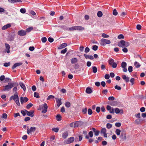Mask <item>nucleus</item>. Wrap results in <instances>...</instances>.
<instances>
[{"label":"nucleus","instance_id":"obj_1","mask_svg":"<svg viewBox=\"0 0 146 146\" xmlns=\"http://www.w3.org/2000/svg\"><path fill=\"white\" fill-rule=\"evenodd\" d=\"M15 85L19 86V84L18 83L15 82L9 83L8 85L5 86L4 90L9 91Z\"/></svg>","mask_w":146,"mask_h":146},{"label":"nucleus","instance_id":"obj_2","mask_svg":"<svg viewBox=\"0 0 146 146\" xmlns=\"http://www.w3.org/2000/svg\"><path fill=\"white\" fill-rule=\"evenodd\" d=\"M84 28L80 26H73L68 29V30L70 31H72L74 30H79V31L84 30Z\"/></svg>","mask_w":146,"mask_h":146},{"label":"nucleus","instance_id":"obj_3","mask_svg":"<svg viewBox=\"0 0 146 146\" xmlns=\"http://www.w3.org/2000/svg\"><path fill=\"white\" fill-rule=\"evenodd\" d=\"M110 40L104 38H102L101 40L100 44L101 46H104L106 44H110Z\"/></svg>","mask_w":146,"mask_h":146},{"label":"nucleus","instance_id":"obj_4","mask_svg":"<svg viewBox=\"0 0 146 146\" xmlns=\"http://www.w3.org/2000/svg\"><path fill=\"white\" fill-rule=\"evenodd\" d=\"M74 140V138L71 137L65 140L64 143L65 144H68L72 143Z\"/></svg>","mask_w":146,"mask_h":146},{"label":"nucleus","instance_id":"obj_5","mask_svg":"<svg viewBox=\"0 0 146 146\" xmlns=\"http://www.w3.org/2000/svg\"><path fill=\"white\" fill-rule=\"evenodd\" d=\"M36 130V128L35 127H32L29 128L27 130V133L28 134H29L32 132H34Z\"/></svg>","mask_w":146,"mask_h":146},{"label":"nucleus","instance_id":"obj_6","mask_svg":"<svg viewBox=\"0 0 146 146\" xmlns=\"http://www.w3.org/2000/svg\"><path fill=\"white\" fill-rule=\"evenodd\" d=\"M126 42L123 40H121L118 43L117 45L119 47L123 48L125 46Z\"/></svg>","mask_w":146,"mask_h":146},{"label":"nucleus","instance_id":"obj_7","mask_svg":"<svg viewBox=\"0 0 146 146\" xmlns=\"http://www.w3.org/2000/svg\"><path fill=\"white\" fill-rule=\"evenodd\" d=\"M5 49L4 50L5 52H7L8 53H9L10 52V46L9 44L7 43H5Z\"/></svg>","mask_w":146,"mask_h":146},{"label":"nucleus","instance_id":"obj_8","mask_svg":"<svg viewBox=\"0 0 146 146\" xmlns=\"http://www.w3.org/2000/svg\"><path fill=\"white\" fill-rule=\"evenodd\" d=\"M20 36H24L26 35V31L24 30H21L19 31L17 33Z\"/></svg>","mask_w":146,"mask_h":146},{"label":"nucleus","instance_id":"obj_9","mask_svg":"<svg viewBox=\"0 0 146 146\" xmlns=\"http://www.w3.org/2000/svg\"><path fill=\"white\" fill-rule=\"evenodd\" d=\"M120 137L123 139L125 140L126 139V134L125 131H121Z\"/></svg>","mask_w":146,"mask_h":146},{"label":"nucleus","instance_id":"obj_10","mask_svg":"<svg viewBox=\"0 0 146 146\" xmlns=\"http://www.w3.org/2000/svg\"><path fill=\"white\" fill-rule=\"evenodd\" d=\"M19 98L18 96L17 95V93H16L14 95L12 96L10 98V100H14L17 99Z\"/></svg>","mask_w":146,"mask_h":146},{"label":"nucleus","instance_id":"obj_11","mask_svg":"<svg viewBox=\"0 0 146 146\" xmlns=\"http://www.w3.org/2000/svg\"><path fill=\"white\" fill-rule=\"evenodd\" d=\"M25 111L27 115L31 117H33L34 116L33 111L31 110L30 111H29L26 110H25Z\"/></svg>","mask_w":146,"mask_h":146},{"label":"nucleus","instance_id":"obj_12","mask_svg":"<svg viewBox=\"0 0 146 146\" xmlns=\"http://www.w3.org/2000/svg\"><path fill=\"white\" fill-rule=\"evenodd\" d=\"M20 99L21 103V104H23L24 102H27L29 100V99L26 97H24V98L21 97Z\"/></svg>","mask_w":146,"mask_h":146},{"label":"nucleus","instance_id":"obj_13","mask_svg":"<svg viewBox=\"0 0 146 146\" xmlns=\"http://www.w3.org/2000/svg\"><path fill=\"white\" fill-rule=\"evenodd\" d=\"M43 107L44 109L42 110V113H45L47 112L48 108V106L46 103H44V104Z\"/></svg>","mask_w":146,"mask_h":146},{"label":"nucleus","instance_id":"obj_14","mask_svg":"<svg viewBox=\"0 0 146 146\" xmlns=\"http://www.w3.org/2000/svg\"><path fill=\"white\" fill-rule=\"evenodd\" d=\"M18 84L20 85L21 88L24 91H25L26 90V88L25 84L21 82H20Z\"/></svg>","mask_w":146,"mask_h":146},{"label":"nucleus","instance_id":"obj_15","mask_svg":"<svg viewBox=\"0 0 146 146\" xmlns=\"http://www.w3.org/2000/svg\"><path fill=\"white\" fill-rule=\"evenodd\" d=\"M114 110H115V112L116 114H118L120 113L121 114H123V111L121 109V110H120L118 108H115L114 109Z\"/></svg>","mask_w":146,"mask_h":146},{"label":"nucleus","instance_id":"obj_16","mask_svg":"<svg viewBox=\"0 0 146 146\" xmlns=\"http://www.w3.org/2000/svg\"><path fill=\"white\" fill-rule=\"evenodd\" d=\"M23 63L21 62H18L15 63L12 66V69H13L16 68L17 67L19 66L22 64Z\"/></svg>","mask_w":146,"mask_h":146},{"label":"nucleus","instance_id":"obj_17","mask_svg":"<svg viewBox=\"0 0 146 146\" xmlns=\"http://www.w3.org/2000/svg\"><path fill=\"white\" fill-rule=\"evenodd\" d=\"M75 127H78L81 126L83 124V123L80 121H76L75 122Z\"/></svg>","mask_w":146,"mask_h":146},{"label":"nucleus","instance_id":"obj_18","mask_svg":"<svg viewBox=\"0 0 146 146\" xmlns=\"http://www.w3.org/2000/svg\"><path fill=\"white\" fill-rule=\"evenodd\" d=\"M11 26V24L10 23H8L3 26L2 28V29L3 30H5L10 27Z\"/></svg>","mask_w":146,"mask_h":146},{"label":"nucleus","instance_id":"obj_19","mask_svg":"<svg viewBox=\"0 0 146 146\" xmlns=\"http://www.w3.org/2000/svg\"><path fill=\"white\" fill-rule=\"evenodd\" d=\"M84 56L86 59H89L92 60L94 58L93 56L92 55H89L85 54H84Z\"/></svg>","mask_w":146,"mask_h":146},{"label":"nucleus","instance_id":"obj_20","mask_svg":"<svg viewBox=\"0 0 146 146\" xmlns=\"http://www.w3.org/2000/svg\"><path fill=\"white\" fill-rule=\"evenodd\" d=\"M8 2L11 3H14L17 2H21V0H8Z\"/></svg>","mask_w":146,"mask_h":146},{"label":"nucleus","instance_id":"obj_21","mask_svg":"<svg viewBox=\"0 0 146 146\" xmlns=\"http://www.w3.org/2000/svg\"><path fill=\"white\" fill-rule=\"evenodd\" d=\"M56 99L57 103V106L58 107H59L62 104L61 102V99H57V98H56Z\"/></svg>","mask_w":146,"mask_h":146},{"label":"nucleus","instance_id":"obj_22","mask_svg":"<svg viewBox=\"0 0 146 146\" xmlns=\"http://www.w3.org/2000/svg\"><path fill=\"white\" fill-rule=\"evenodd\" d=\"M67 46V44L66 43H64L62 44L60 46L58 47V49H60L65 48Z\"/></svg>","mask_w":146,"mask_h":146},{"label":"nucleus","instance_id":"obj_23","mask_svg":"<svg viewBox=\"0 0 146 146\" xmlns=\"http://www.w3.org/2000/svg\"><path fill=\"white\" fill-rule=\"evenodd\" d=\"M68 133L67 131H66L63 133L62 137L64 139H66L68 137Z\"/></svg>","mask_w":146,"mask_h":146},{"label":"nucleus","instance_id":"obj_24","mask_svg":"<svg viewBox=\"0 0 146 146\" xmlns=\"http://www.w3.org/2000/svg\"><path fill=\"white\" fill-rule=\"evenodd\" d=\"M77 59L76 58H72V59H71V63L72 64L77 62Z\"/></svg>","mask_w":146,"mask_h":146},{"label":"nucleus","instance_id":"obj_25","mask_svg":"<svg viewBox=\"0 0 146 146\" xmlns=\"http://www.w3.org/2000/svg\"><path fill=\"white\" fill-rule=\"evenodd\" d=\"M134 65L136 68H139L141 66L140 64L137 62L135 61L134 63Z\"/></svg>","mask_w":146,"mask_h":146},{"label":"nucleus","instance_id":"obj_26","mask_svg":"<svg viewBox=\"0 0 146 146\" xmlns=\"http://www.w3.org/2000/svg\"><path fill=\"white\" fill-rule=\"evenodd\" d=\"M15 35L14 34L11 35L9 37V41H11L14 40L15 38Z\"/></svg>","mask_w":146,"mask_h":146},{"label":"nucleus","instance_id":"obj_27","mask_svg":"<svg viewBox=\"0 0 146 146\" xmlns=\"http://www.w3.org/2000/svg\"><path fill=\"white\" fill-rule=\"evenodd\" d=\"M114 62V60L112 58L109 60L108 61V62L110 66H111Z\"/></svg>","mask_w":146,"mask_h":146},{"label":"nucleus","instance_id":"obj_28","mask_svg":"<svg viewBox=\"0 0 146 146\" xmlns=\"http://www.w3.org/2000/svg\"><path fill=\"white\" fill-rule=\"evenodd\" d=\"M34 96L36 98H39L40 97L39 94L36 92H35L34 94Z\"/></svg>","mask_w":146,"mask_h":146},{"label":"nucleus","instance_id":"obj_29","mask_svg":"<svg viewBox=\"0 0 146 146\" xmlns=\"http://www.w3.org/2000/svg\"><path fill=\"white\" fill-rule=\"evenodd\" d=\"M142 119H136L135 121V122L137 124H139L141 123V121H143Z\"/></svg>","mask_w":146,"mask_h":146},{"label":"nucleus","instance_id":"obj_30","mask_svg":"<svg viewBox=\"0 0 146 146\" xmlns=\"http://www.w3.org/2000/svg\"><path fill=\"white\" fill-rule=\"evenodd\" d=\"M61 28L65 31L68 30V28L66 25H61Z\"/></svg>","mask_w":146,"mask_h":146},{"label":"nucleus","instance_id":"obj_31","mask_svg":"<svg viewBox=\"0 0 146 146\" xmlns=\"http://www.w3.org/2000/svg\"><path fill=\"white\" fill-rule=\"evenodd\" d=\"M92 70L93 73H96L97 71V68L95 66H92Z\"/></svg>","mask_w":146,"mask_h":146},{"label":"nucleus","instance_id":"obj_32","mask_svg":"<svg viewBox=\"0 0 146 146\" xmlns=\"http://www.w3.org/2000/svg\"><path fill=\"white\" fill-rule=\"evenodd\" d=\"M121 132V130L119 129H117L115 131V133L117 135H119Z\"/></svg>","mask_w":146,"mask_h":146},{"label":"nucleus","instance_id":"obj_33","mask_svg":"<svg viewBox=\"0 0 146 146\" xmlns=\"http://www.w3.org/2000/svg\"><path fill=\"white\" fill-rule=\"evenodd\" d=\"M33 28L32 27H30L27 28L26 30V32L29 33L33 29Z\"/></svg>","mask_w":146,"mask_h":146},{"label":"nucleus","instance_id":"obj_34","mask_svg":"<svg viewBox=\"0 0 146 146\" xmlns=\"http://www.w3.org/2000/svg\"><path fill=\"white\" fill-rule=\"evenodd\" d=\"M127 63L125 62H122L121 64V67L122 68L126 67Z\"/></svg>","mask_w":146,"mask_h":146},{"label":"nucleus","instance_id":"obj_35","mask_svg":"<svg viewBox=\"0 0 146 146\" xmlns=\"http://www.w3.org/2000/svg\"><path fill=\"white\" fill-rule=\"evenodd\" d=\"M56 119L58 121H60L61 120V117L60 114H58L56 117Z\"/></svg>","mask_w":146,"mask_h":146},{"label":"nucleus","instance_id":"obj_36","mask_svg":"<svg viewBox=\"0 0 146 146\" xmlns=\"http://www.w3.org/2000/svg\"><path fill=\"white\" fill-rule=\"evenodd\" d=\"M103 14L102 11H99L97 13V16L98 17H101L102 16Z\"/></svg>","mask_w":146,"mask_h":146},{"label":"nucleus","instance_id":"obj_37","mask_svg":"<svg viewBox=\"0 0 146 146\" xmlns=\"http://www.w3.org/2000/svg\"><path fill=\"white\" fill-rule=\"evenodd\" d=\"M117 38L119 39H123L124 38V36L123 35L121 34L118 35Z\"/></svg>","mask_w":146,"mask_h":146},{"label":"nucleus","instance_id":"obj_38","mask_svg":"<svg viewBox=\"0 0 146 146\" xmlns=\"http://www.w3.org/2000/svg\"><path fill=\"white\" fill-rule=\"evenodd\" d=\"M41 41L43 43H45L47 41V38L45 37H43L41 38Z\"/></svg>","mask_w":146,"mask_h":146},{"label":"nucleus","instance_id":"obj_39","mask_svg":"<svg viewBox=\"0 0 146 146\" xmlns=\"http://www.w3.org/2000/svg\"><path fill=\"white\" fill-rule=\"evenodd\" d=\"M110 104L111 106H115L117 104V102L115 101H112L110 102Z\"/></svg>","mask_w":146,"mask_h":146},{"label":"nucleus","instance_id":"obj_40","mask_svg":"<svg viewBox=\"0 0 146 146\" xmlns=\"http://www.w3.org/2000/svg\"><path fill=\"white\" fill-rule=\"evenodd\" d=\"M20 12L23 14L25 13L26 12V10L25 8H21L20 10Z\"/></svg>","mask_w":146,"mask_h":146},{"label":"nucleus","instance_id":"obj_41","mask_svg":"<svg viewBox=\"0 0 146 146\" xmlns=\"http://www.w3.org/2000/svg\"><path fill=\"white\" fill-rule=\"evenodd\" d=\"M33 106V104L32 103H29L26 106V108L27 109H29L31 107Z\"/></svg>","mask_w":146,"mask_h":146},{"label":"nucleus","instance_id":"obj_42","mask_svg":"<svg viewBox=\"0 0 146 146\" xmlns=\"http://www.w3.org/2000/svg\"><path fill=\"white\" fill-rule=\"evenodd\" d=\"M98 47V46L97 45H94L92 46V49L94 51H96L97 50Z\"/></svg>","mask_w":146,"mask_h":146},{"label":"nucleus","instance_id":"obj_43","mask_svg":"<svg viewBox=\"0 0 146 146\" xmlns=\"http://www.w3.org/2000/svg\"><path fill=\"white\" fill-rule=\"evenodd\" d=\"M87 108H83L82 110V112L83 114H85L87 113Z\"/></svg>","mask_w":146,"mask_h":146},{"label":"nucleus","instance_id":"obj_44","mask_svg":"<svg viewBox=\"0 0 146 146\" xmlns=\"http://www.w3.org/2000/svg\"><path fill=\"white\" fill-rule=\"evenodd\" d=\"M128 70L129 72L131 73L133 71V67L131 66H129L128 68Z\"/></svg>","mask_w":146,"mask_h":146},{"label":"nucleus","instance_id":"obj_45","mask_svg":"<svg viewBox=\"0 0 146 146\" xmlns=\"http://www.w3.org/2000/svg\"><path fill=\"white\" fill-rule=\"evenodd\" d=\"M113 14L115 16H116L117 15L118 13L116 9H113Z\"/></svg>","mask_w":146,"mask_h":146},{"label":"nucleus","instance_id":"obj_46","mask_svg":"<svg viewBox=\"0 0 146 146\" xmlns=\"http://www.w3.org/2000/svg\"><path fill=\"white\" fill-rule=\"evenodd\" d=\"M112 127V125L110 123H108L106 124V127L108 129L111 128Z\"/></svg>","mask_w":146,"mask_h":146},{"label":"nucleus","instance_id":"obj_47","mask_svg":"<svg viewBox=\"0 0 146 146\" xmlns=\"http://www.w3.org/2000/svg\"><path fill=\"white\" fill-rule=\"evenodd\" d=\"M102 36L103 38H108L109 36V35L104 33H103L102 34Z\"/></svg>","mask_w":146,"mask_h":146},{"label":"nucleus","instance_id":"obj_48","mask_svg":"<svg viewBox=\"0 0 146 146\" xmlns=\"http://www.w3.org/2000/svg\"><path fill=\"white\" fill-rule=\"evenodd\" d=\"M88 114L89 115H91L92 114L93 112L92 109L89 108L88 109Z\"/></svg>","mask_w":146,"mask_h":146},{"label":"nucleus","instance_id":"obj_49","mask_svg":"<svg viewBox=\"0 0 146 146\" xmlns=\"http://www.w3.org/2000/svg\"><path fill=\"white\" fill-rule=\"evenodd\" d=\"M59 130L58 128H53L52 129V130L55 132H57Z\"/></svg>","mask_w":146,"mask_h":146},{"label":"nucleus","instance_id":"obj_50","mask_svg":"<svg viewBox=\"0 0 146 146\" xmlns=\"http://www.w3.org/2000/svg\"><path fill=\"white\" fill-rule=\"evenodd\" d=\"M17 104L19 106H20V104L19 102V98L14 100Z\"/></svg>","mask_w":146,"mask_h":146},{"label":"nucleus","instance_id":"obj_51","mask_svg":"<svg viewBox=\"0 0 146 146\" xmlns=\"http://www.w3.org/2000/svg\"><path fill=\"white\" fill-rule=\"evenodd\" d=\"M106 130L105 128H103L101 130V132L103 134L106 133Z\"/></svg>","mask_w":146,"mask_h":146},{"label":"nucleus","instance_id":"obj_52","mask_svg":"<svg viewBox=\"0 0 146 146\" xmlns=\"http://www.w3.org/2000/svg\"><path fill=\"white\" fill-rule=\"evenodd\" d=\"M11 79L8 78H5V82H11Z\"/></svg>","mask_w":146,"mask_h":146},{"label":"nucleus","instance_id":"obj_53","mask_svg":"<svg viewBox=\"0 0 146 146\" xmlns=\"http://www.w3.org/2000/svg\"><path fill=\"white\" fill-rule=\"evenodd\" d=\"M65 106L67 108H69L70 106V103L69 102H67L65 104Z\"/></svg>","mask_w":146,"mask_h":146},{"label":"nucleus","instance_id":"obj_54","mask_svg":"<svg viewBox=\"0 0 146 146\" xmlns=\"http://www.w3.org/2000/svg\"><path fill=\"white\" fill-rule=\"evenodd\" d=\"M7 115L5 113H4L2 116V118H3L4 119H7Z\"/></svg>","mask_w":146,"mask_h":146},{"label":"nucleus","instance_id":"obj_55","mask_svg":"<svg viewBox=\"0 0 146 146\" xmlns=\"http://www.w3.org/2000/svg\"><path fill=\"white\" fill-rule=\"evenodd\" d=\"M54 98V96L52 95H50L48 97L47 100H49L51 99H53Z\"/></svg>","mask_w":146,"mask_h":146},{"label":"nucleus","instance_id":"obj_56","mask_svg":"<svg viewBox=\"0 0 146 146\" xmlns=\"http://www.w3.org/2000/svg\"><path fill=\"white\" fill-rule=\"evenodd\" d=\"M67 48H65L63 50H62L61 51L60 53L61 54H65L66 53L67 51Z\"/></svg>","mask_w":146,"mask_h":146},{"label":"nucleus","instance_id":"obj_57","mask_svg":"<svg viewBox=\"0 0 146 146\" xmlns=\"http://www.w3.org/2000/svg\"><path fill=\"white\" fill-rule=\"evenodd\" d=\"M112 66L113 68H115L117 67V63L115 62H114L112 65Z\"/></svg>","mask_w":146,"mask_h":146},{"label":"nucleus","instance_id":"obj_58","mask_svg":"<svg viewBox=\"0 0 146 146\" xmlns=\"http://www.w3.org/2000/svg\"><path fill=\"white\" fill-rule=\"evenodd\" d=\"M11 64L10 62H5L4 64V66L5 67H8Z\"/></svg>","mask_w":146,"mask_h":146},{"label":"nucleus","instance_id":"obj_59","mask_svg":"<svg viewBox=\"0 0 146 146\" xmlns=\"http://www.w3.org/2000/svg\"><path fill=\"white\" fill-rule=\"evenodd\" d=\"M48 41L50 43L54 41L53 38L51 37H49L48 38Z\"/></svg>","mask_w":146,"mask_h":146},{"label":"nucleus","instance_id":"obj_60","mask_svg":"<svg viewBox=\"0 0 146 146\" xmlns=\"http://www.w3.org/2000/svg\"><path fill=\"white\" fill-rule=\"evenodd\" d=\"M114 87H115V89H116L118 90H121V87L119 86H118L117 85H116Z\"/></svg>","mask_w":146,"mask_h":146},{"label":"nucleus","instance_id":"obj_61","mask_svg":"<svg viewBox=\"0 0 146 146\" xmlns=\"http://www.w3.org/2000/svg\"><path fill=\"white\" fill-rule=\"evenodd\" d=\"M5 76L4 75H2L0 77V80L1 81H3L5 79Z\"/></svg>","mask_w":146,"mask_h":146},{"label":"nucleus","instance_id":"obj_62","mask_svg":"<svg viewBox=\"0 0 146 146\" xmlns=\"http://www.w3.org/2000/svg\"><path fill=\"white\" fill-rule=\"evenodd\" d=\"M90 48L88 47H86L85 49V52L86 53H88L90 51Z\"/></svg>","mask_w":146,"mask_h":146},{"label":"nucleus","instance_id":"obj_63","mask_svg":"<svg viewBox=\"0 0 146 146\" xmlns=\"http://www.w3.org/2000/svg\"><path fill=\"white\" fill-rule=\"evenodd\" d=\"M14 86L13 87L14 88L13 89V91H17V86Z\"/></svg>","mask_w":146,"mask_h":146},{"label":"nucleus","instance_id":"obj_64","mask_svg":"<svg viewBox=\"0 0 146 146\" xmlns=\"http://www.w3.org/2000/svg\"><path fill=\"white\" fill-rule=\"evenodd\" d=\"M75 123H74L73 122L72 123H70V127H75Z\"/></svg>","mask_w":146,"mask_h":146}]
</instances>
